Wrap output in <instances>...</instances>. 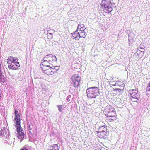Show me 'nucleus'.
I'll return each instance as SVG.
<instances>
[{"label": "nucleus", "mask_w": 150, "mask_h": 150, "mask_svg": "<svg viewBox=\"0 0 150 150\" xmlns=\"http://www.w3.org/2000/svg\"><path fill=\"white\" fill-rule=\"evenodd\" d=\"M103 112L106 116V120L109 122L113 121L117 119V115L115 110L110 105H107L105 107Z\"/></svg>", "instance_id": "nucleus-1"}, {"label": "nucleus", "mask_w": 150, "mask_h": 150, "mask_svg": "<svg viewBox=\"0 0 150 150\" xmlns=\"http://www.w3.org/2000/svg\"><path fill=\"white\" fill-rule=\"evenodd\" d=\"M8 67L10 69L16 70L18 69L20 65L18 59L16 57H9L7 59Z\"/></svg>", "instance_id": "nucleus-2"}, {"label": "nucleus", "mask_w": 150, "mask_h": 150, "mask_svg": "<svg viewBox=\"0 0 150 150\" xmlns=\"http://www.w3.org/2000/svg\"><path fill=\"white\" fill-rule=\"evenodd\" d=\"M87 96L91 98H96L99 94V89L97 87H91L86 90Z\"/></svg>", "instance_id": "nucleus-3"}, {"label": "nucleus", "mask_w": 150, "mask_h": 150, "mask_svg": "<svg viewBox=\"0 0 150 150\" xmlns=\"http://www.w3.org/2000/svg\"><path fill=\"white\" fill-rule=\"evenodd\" d=\"M113 0H102L101 5L104 8L103 11L106 13H109L113 10V8L110 5V4L113 3Z\"/></svg>", "instance_id": "nucleus-4"}, {"label": "nucleus", "mask_w": 150, "mask_h": 150, "mask_svg": "<svg viewBox=\"0 0 150 150\" xmlns=\"http://www.w3.org/2000/svg\"><path fill=\"white\" fill-rule=\"evenodd\" d=\"M59 66L54 65L52 67H49L48 68H44L42 69L43 72L45 74L48 75H52L54 74L59 69Z\"/></svg>", "instance_id": "nucleus-5"}, {"label": "nucleus", "mask_w": 150, "mask_h": 150, "mask_svg": "<svg viewBox=\"0 0 150 150\" xmlns=\"http://www.w3.org/2000/svg\"><path fill=\"white\" fill-rule=\"evenodd\" d=\"M98 136L100 138L106 139L107 138L108 134L107 132V128L105 126H102L99 128V131L97 132Z\"/></svg>", "instance_id": "nucleus-6"}, {"label": "nucleus", "mask_w": 150, "mask_h": 150, "mask_svg": "<svg viewBox=\"0 0 150 150\" xmlns=\"http://www.w3.org/2000/svg\"><path fill=\"white\" fill-rule=\"evenodd\" d=\"M71 84L75 88H77L79 86V83L81 80V78L78 75L75 74L71 77Z\"/></svg>", "instance_id": "nucleus-7"}, {"label": "nucleus", "mask_w": 150, "mask_h": 150, "mask_svg": "<svg viewBox=\"0 0 150 150\" xmlns=\"http://www.w3.org/2000/svg\"><path fill=\"white\" fill-rule=\"evenodd\" d=\"M15 127L16 129V131L17 134V136L18 138L21 140L24 138V133L23 131L21 129V127L20 125V122L16 123Z\"/></svg>", "instance_id": "nucleus-8"}, {"label": "nucleus", "mask_w": 150, "mask_h": 150, "mask_svg": "<svg viewBox=\"0 0 150 150\" xmlns=\"http://www.w3.org/2000/svg\"><path fill=\"white\" fill-rule=\"evenodd\" d=\"M129 93L131 96L130 99L132 101L137 102L139 100V95L137 94L138 91L136 89H133L129 91Z\"/></svg>", "instance_id": "nucleus-9"}, {"label": "nucleus", "mask_w": 150, "mask_h": 150, "mask_svg": "<svg viewBox=\"0 0 150 150\" xmlns=\"http://www.w3.org/2000/svg\"><path fill=\"white\" fill-rule=\"evenodd\" d=\"M43 59H45L48 61L51 64H53V65H54V64L56 65L57 58L55 56L48 55L44 58Z\"/></svg>", "instance_id": "nucleus-10"}, {"label": "nucleus", "mask_w": 150, "mask_h": 150, "mask_svg": "<svg viewBox=\"0 0 150 150\" xmlns=\"http://www.w3.org/2000/svg\"><path fill=\"white\" fill-rule=\"evenodd\" d=\"M43 62H42L41 64V67L42 69L43 68H48L49 67H52L54 66L53 64H51L50 63H49L48 61H47L45 59H43Z\"/></svg>", "instance_id": "nucleus-11"}, {"label": "nucleus", "mask_w": 150, "mask_h": 150, "mask_svg": "<svg viewBox=\"0 0 150 150\" xmlns=\"http://www.w3.org/2000/svg\"><path fill=\"white\" fill-rule=\"evenodd\" d=\"M15 115V123L20 122V115L18 113V111L16 110L14 112Z\"/></svg>", "instance_id": "nucleus-12"}, {"label": "nucleus", "mask_w": 150, "mask_h": 150, "mask_svg": "<svg viewBox=\"0 0 150 150\" xmlns=\"http://www.w3.org/2000/svg\"><path fill=\"white\" fill-rule=\"evenodd\" d=\"M71 37L74 39H75L76 40H79V35L78 33L76 31L74 33H71Z\"/></svg>", "instance_id": "nucleus-13"}, {"label": "nucleus", "mask_w": 150, "mask_h": 150, "mask_svg": "<svg viewBox=\"0 0 150 150\" xmlns=\"http://www.w3.org/2000/svg\"><path fill=\"white\" fill-rule=\"evenodd\" d=\"M85 27L83 24H79L78 25L77 30L79 31H83L85 29Z\"/></svg>", "instance_id": "nucleus-14"}, {"label": "nucleus", "mask_w": 150, "mask_h": 150, "mask_svg": "<svg viewBox=\"0 0 150 150\" xmlns=\"http://www.w3.org/2000/svg\"><path fill=\"white\" fill-rule=\"evenodd\" d=\"M78 33L79 35V38H84L85 37L86 35V33L84 31H79L78 32Z\"/></svg>", "instance_id": "nucleus-15"}, {"label": "nucleus", "mask_w": 150, "mask_h": 150, "mask_svg": "<svg viewBox=\"0 0 150 150\" xmlns=\"http://www.w3.org/2000/svg\"><path fill=\"white\" fill-rule=\"evenodd\" d=\"M146 91L148 93V94L150 95V81L149 83L146 88Z\"/></svg>", "instance_id": "nucleus-16"}, {"label": "nucleus", "mask_w": 150, "mask_h": 150, "mask_svg": "<svg viewBox=\"0 0 150 150\" xmlns=\"http://www.w3.org/2000/svg\"><path fill=\"white\" fill-rule=\"evenodd\" d=\"M51 150H59L58 145L57 144L54 145L51 149Z\"/></svg>", "instance_id": "nucleus-17"}, {"label": "nucleus", "mask_w": 150, "mask_h": 150, "mask_svg": "<svg viewBox=\"0 0 150 150\" xmlns=\"http://www.w3.org/2000/svg\"><path fill=\"white\" fill-rule=\"evenodd\" d=\"M4 77L2 76L1 72L0 71V81L4 82Z\"/></svg>", "instance_id": "nucleus-18"}, {"label": "nucleus", "mask_w": 150, "mask_h": 150, "mask_svg": "<svg viewBox=\"0 0 150 150\" xmlns=\"http://www.w3.org/2000/svg\"><path fill=\"white\" fill-rule=\"evenodd\" d=\"M63 105H59L57 106L58 110L60 112H62L63 110Z\"/></svg>", "instance_id": "nucleus-19"}, {"label": "nucleus", "mask_w": 150, "mask_h": 150, "mask_svg": "<svg viewBox=\"0 0 150 150\" xmlns=\"http://www.w3.org/2000/svg\"><path fill=\"white\" fill-rule=\"evenodd\" d=\"M20 150H28V149H27L26 148L24 147L21 148Z\"/></svg>", "instance_id": "nucleus-20"}, {"label": "nucleus", "mask_w": 150, "mask_h": 150, "mask_svg": "<svg viewBox=\"0 0 150 150\" xmlns=\"http://www.w3.org/2000/svg\"><path fill=\"white\" fill-rule=\"evenodd\" d=\"M118 85V83H115V84L114 85H113V84H111L112 85H113V86H117V85Z\"/></svg>", "instance_id": "nucleus-21"}, {"label": "nucleus", "mask_w": 150, "mask_h": 150, "mask_svg": "<svg viewBox=\"0 0 150 150\" xmlns=\"http://www.w3.org/2000/svg\"><path fill=\"white\" fill-rule=\"evenodd\" d=\"M122 90V89H119V88H117L116 89V90Z\"/></svg>", "instance_id": "nucleus-22"}, {"label": "nucleus", "mask_w": 150, "mask_h": 150, "mask_svg": "<svg viewBox=\"0 0 150 150\" xmlns=\"http://www.w3.org/2000/svg\"><path fill=\"white\" fill-rule=\"evenodd\" d=\"M1 99V94L0 93V99Z\"/></svg>", "instance_id": "nucleus-23"}, {"label": "nucleus", "mask_w": 150, "mask_h": 150, "mask_svg": "<svg viewBox=\"0 0 150 150\" xmlns=\"http://www.w3.org/2000/svg\"><path fill=\"white\" fill-rule=\"evenodd\" d=\"M49 34H50V35H52V34H51V33H49Z\"/></svg>", "instance_id": "nucleus-24"}]
</instances>
